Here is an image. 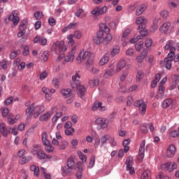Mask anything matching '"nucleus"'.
<instances>
[{
	"label": "nucleus",
	"instance_id": "obj_15",
	"mask_svg": "<svg viewBox=\"0 0 179 179\" xmlns=\"http://www.w3.org/2000/svg\"><path fill=\"white\" fill-rule=\"evenodd\" d=\"M16 15V11L13 10L12 12V14H10L9 16H8V20L10 22H13V24L14 26H17V24H19V22L20 21V19L19 18L18 16H16L15 15Z\"/></svg>",
	"mask_w": 179,
	"mask_h": 179
},
{
	"label": "nucleus",
	"instance_id": "obj_21",
	"mask_svg": "<svg viewBox=\"0 0 179 179\" xmlns=\"http://www.w3.org/2000/svg\"><path fill=\"white\" fill-rule=\"evenodd\" d=\"M51 115H52V113L51 111L43 113L39 117V121L41 122H47V121L51 118Z\"/></svg>",
	"mask_w": 179,
	"mask_h": 179
},
{
	"label": "nucleus",
	"instance_id": "obj_54",
	"mask_svg": "<svg viewBox=\"0 0 179 179\" xmlns=\"http://www.w3.org/2000/svg\"><path fill=\"white\" fill-rule=\"evenodd\" d=\"M74 133H75V129L74 128H71L70 129H67L65 130V134L67 136H71L73 135Z\"/></svg>",
	"mask_w": 179,
	"mask_h": 179
},
{
	"label": "nucleus",
	"instance_id": "obj_13",
	"mask_svg": "<svg viewBox=\"0 0 179 179\" xmlns=\"http://www.w3.org/2000/svg\"><path fill=\"white\" fill-rule=\"evenodd\" d=\"M145 143H146V141L143 140L141 142V143L140 145L139 150H138V159L141 162H142L143 160V157H145Z\"/></svg>",
	"mask_w": 179,
	"mask_h": 179
},
{
	"label": "nucleus",
	"instance_id": "obj_64",
	"mask_svg": "<svg viewBox=\"0 0 179 179\" xmlns=\"http://www.w3.org/2000/svg\"><path fill=\"white\" fill-rule=\"evenodd\" d=\"M172 79L176 85H178V83H179V76L178 75H173L172 76Z\"/></svg>",
	"mask_w": 179,
	"mask_h": 179
},
{
	"label": "nucleus",
	"instance_id": "obj_9",
	"mask_svg": "<svg viewBox=\"0 0 179 179\" xmlns=\"http://www.w3.org/2000/svg\"><path fill=\"white\" fill-rule=\"evenodd\" d=\"M107 12V6H104L103 7L97 6L95 7L92 11L91 13L93 16H100L101 15H104Z\"/></svg>",
	"mask_w": 179,
	"mask_h": 179
},
{
	"label": "nucleus",
	"instance_id": "obj_53",
	"mask_svg": "<svg viewBox=\"0 0 179 179\" xmlns=\"http://www.w3.org/2000/svg\"><path fill=\"white\" fill-rule=\"evenodd\" d=\"M67 40H69V45H73L75 44V40H73V34H70L67 36Z\"/></svg>",
	"mask_w": 179,
	"mask_h": 179
},
{
	"label": "nucleus",
	"instance_id": "obj_14",
	"mask_svg": "<svg viewBox=\"0 0 179 179\" xmlns=\"http://www.w3.org/2000/svg\"><path fill=\"white\" fill-rule=\"evenodd\" d=\"M0 132L4 138H6L10 132V127H6L5 123H1L0 124Z\"/></svg>",
	"mask_w": 179,
	"mask_h": 179
},
{
	"label": "nucleus",
	"instance_id": "obj_17",
	"mask_svg": "<svg viewBox=\"0 0 179 179\" xmlns=\"http://www.w3.org/2000/svg\"><path fill=\"white\" fill-rule=\"evenodd\" d=\"M76 53V48H73L71 51L69 52L68 55L65 57V62H73L75 59V54Z\"/></svg>",
	"mask_w": 179,
	"mask_h": 179
},
{
	"label": "nucleus",
	"instance_id": "obj_5",
	"mask_svg": "<svg viewBox=\"0 0 179 179\" xmlns=\"http://www.w3.org/2000/svg\"><path fill=\"white\" fill-rule=\"evenodd\" d=\"M162 34H170L171 33V22L167 21L159 27Z\"/></svg>",
	"mask_w": 179,
	"mask_h": 179
},
{
	"label": "nucleus",
	"instance_id": "obj_35",
	"mask_svg": "<svg viewBox=\"0 0 179 179\" xmlns=\"http://www.w3.org/2000/svg\"><path fill=\"white\" fill-rule=\"evenodd\" d=\"M30 54V49L29 48V45H22V55L24 57L29 55Z\"/></svg>",
	"mask_w": 179,
	"mask_h": 179
},
{
	"label": "nucleus",
	"instance_id": "obj_6",
	"mask_svg": "<svg viewBox=\"0 0 179 179\" xmlns=\"http://www.w3.org/2000/svg\"><path fill=\"white\" fill-rule=\"evenodd\" d=\"M134 106L135 107H138L141 115H145V114H146V107H148V105L143 102V100L136 101L134 102Z\"/></svg>",
	"mask_w": 179,
	"mask_h": 179
},
{
	"label": "nucleus",
	"instance_id": "obj_50",
	"mask_svg": "<svg viewBox=\"0 0 179 179\" xmlns=\"http://www.w3.org/2000/svg\"><path fill=\"white\" fill-rule=\"evenodd\" d=\"M9 114V109L6 107L1 108V115L5 117Z\"/></svg>",
	"mask_w": 179,
	"mask_h": 179
},
{
	"label": "nucleus",
	"instance_id": "obj_8",
	"mask_svg": "<svg viewBox=\"0 0 179 179\" xmlns=\"http://www.w3.org/2000/svg\"><path fill=\"white\" fill-rule=\"evenodd\" d=\"M174 41L169 40L166 42L165 46L164 47V50L165 51H169V54H173L172 55H176V47L174 46Z\"/></svg>",
	"mask_w": 179,
	"mask_h": 179
},
{
	"label": "nucleus",
	"instance_id": "obj_47",
	"mask_svg": "<svg viewBox=\"0 0 179 179\" xmlns=\"http://www.w3.org/2000/svg\"><path fill=\"white\" fill-rule=\"evenodd\" d=\"M107 35L105 38V44L107 45V44H110L111 43V40H113V36H111L110 34L106 33Z\"/></svg>",
	"mask_w": 179,
	"mask_h": 179
},
{
	"label": "nucleus",
	"instance_id": "obj_33",
	"mask_svg": "<svg viewBox=\"0 0 179 179\" xmlns=\"http://www.w3.org/2000/svg\"><path fill=\"white\" fill-rule=\"evenodd\" d=\"M32 157L30 155L24 156L22 158V160L20 161V164H26L29 163V162H31Z\"/></svg>",
	"mask_w": 179,
	"mask_h": 179
},
{
	"label": "nucleus",
	"instance_id": "obj_31",
	"mask_svg": "<svg viewBox=\"0 0 179 179\" xmlns=\"http://www.w3.org/2000/svg\"><path fill=\"white\" fill-rule=\"evenodd\" d=\"M42 142L45 146H47V145H50V141L47 139V132L43 131L42 133Z\"/></svg>",
	"mask_w": 179,
	"mask_h": 179
},
{
	"label": "nucleus",
	"instance_id": "obj_59",
	"mask_svg": "<svg viewBox=\"0 0 179 179\" xmlns=\"http://www.w3.org/2000/svg\"><path fill=\"white\" fill-rule=\"evenodd\" d=\"M159 15L161 17H163L164 19H167V17H169V13L167 10H162L159 13Z\"/></svg>",
	"mask_w": 179,
	"mask_h": 179
},
{
	"label": "nucleus",
	"instance_id": "obj_20",
	"mask_svg": "<svg viewBox=\"0 0 179 179\" xmlns=\"http://www.w3.org/2000/svg\"><path fill=\"white\" fill-rule=\"evenodd\" d=\"M76 89H77V94L78 97H83L85 96V94L86 93V88L85 87L84 85H79L78 87H76Z\"/></svg>",
	"mask_w": 179,
	"mask_h": 179
},
{
	"label": "nucleus",
	"instance_id": "obj_55",
	"mask_svg": "<svg viewBox=\"0 0 179 179\" xmlns=\"http://www.w3.org/2000/svg\"><path fill=\"white\" fill-rule=\"evenodd\" d=\"M108 62V56H103L101 60L99 61L100 65H106Z\"/></svg>",
	"mask_w": 179,
	"mask_h": 179
},
{
	"label": "nucleus",
	"instance_id": "obj_38",
	"mask_svg": "<svg viewBox=\"0 0 179 179\" xmlns=\"http://www.w3.org/2000/svg\"><path fill=\"white\" fill-rule=\"evenodd\" d=\"M145 77V75L143 74V71H140L137 73L136 82H141L142 79Z\"/></svg>",
	"mask_w": 179,
	"mask_h": 179
},
{
	"label": "nucleus",
	"instance_id": "obj_34",
	"mask_svg": "<svg viewBox=\"0 0 179 179\" xmlns=\"http://www.w3.org/2000/svg\"><path fill=\"white\" fill-rule=\"evenodd\" d=\"M27 25V20L24 19L21 21L19 26V30H26Z\"/></svg>",
	"mask_w": 179,
	"mask_h": 179
},
{
	"label": "nucleus",
	"instance_id": "obj_62",
	"mask_svg": "<svg viewBox=\"0 0 179 179\" xmlns=\"http://www.w3.org/2000/svg\"><path fill=\"white\" fill-rule=\"evenodd\" d=\"M82 171H83V169L82 168H79L78 171H77V173L76 174V177L78 179H81L82 178V177H83Z\"/></svg>",
	"mask_w": 179,
	"mask_h": 179
},
{
	"label": "nucleus",
	"instance_id": "obj_10",
	"mask_svg": "<svg viewBox=\"0 0 179 179\" xmlns=\"http://www.w3.org/2000/svg\"><path fill=\"white\" fill-rule=\"evenodd\" d=\"M174 55H173V53H168L167 57H165L164 59V63L165 65L166 69L170 70L171 69V66L173 65V57Z\"/></svg>",
	"mask_w": 179,
	"mask_h": 179
},
{
	"label": "nucleus",
	"instance_id": "obj_3",
	"mask_svg": "<svg viewBox=\"0 0 179 179\" xmlns=\"http://www.w3.org/2000/svg\"><path fill=\"white\" fill-rule=\"evenodd\" d=\"M31 155H33V156H36L37 159H39V160H44L45 159L50 160L52 159V156L47 155L45 152L43 150V148H38V150L33 149L31 150Z\"/></svg>",
	"mask_w": 179,
	"mask_h": 179
},
{
	"label": "nucleus",
	"instance_id": "obj_46",
	"mask_svg": "<svg viewBox=\"0 0 179 179\" xmlns=\"http://www.w3.org/2000/svg\"><path fill=\"white\" fill-rule=\"evenodd\" d=\"M58 44H59V41H57L55 43H53L52 45L51 50H52V51H54V52H55V54H59Z\"/></svg>",
	"mask_w": 179,
	"mask_h": 179
},
{
	"label": "nucleus",
	"instance_id": "obj_1",
	"mask_svg": "<svg viewBox=\"0 0 179 179\" xmlns=\"http://www.w3.org/2000/svg\"><path fill=\"white\" fill-rule=\"evenodd\" d=\"M148 23V20L145 17H138L136 19V24H140L137 28V31L140 33L141 35H138L136 38H132L129 41L131 44H135L138 43V40H142L146 34H148V31L145 27V24Z\"/></svg>",
	"mask_w": 179,
	"mask_h": 179
},
{
	"label": "nucleus",
	"instance_id": "obj_18",
	"mask_svg": "<svg viewBox=\"0 0 179 179\" xmlns=\"http://www.w3.org/2000/svg\"><path fill=\"white\" fill-rule=\"evenodd\" d=\"M176 152H177L176 145L173 144L170 145L166 150L167 157H174V155H176Z\"/></svg>",
	"mask_w": 179,
	"mask_h": 179
},
{
	"label": "nucleus",
	"instance_id": "obj_44",
	"mask_svg": "<svg viewBox=\"0 0 179 179\" xmlns=\"http://www.w3.org/2000/svg\"><path fill=\"white\" fill-rule=\"evenodd\" d=\"M52 84L56 89H58V87H59V78H53L52 80Z\"/></svg>",
	"mask_w": 179,
	"mask_h": 179
},
{
	"label": "nucleus",
	"instance_id": "obj_48",
	"mask_svg": "<svg viewBox=\"0 0 179 179\" xmlns=\"http://www.w3.org/2000/svg\"><path fill=\"white\" fill-rule=\"evenodd\" d=\"M126 170L127 171H129L130 175L135 173V168H134L131 164L127 165Z\"/></svg>",
	"mask_w": 179,
	"mask_h": 179
},
{
	"label": "nucleus",
	"instance_id": "obj_57",
	"mask_svg": "<svg viewBox=\"0 0 179 179\" xmlns=\"http://www.w3.org/2000/svg\"><path fill=\"white\" fill-rule=\"evenodd\" d=\"M68 146V141L65 140H62L60 144V150H64V149H66V147Z\"/></svg>",
	"mask_w": 179,
	"mask_h": 179
},
{
	"label": "nucleus",
	"instance_id": "obj_2",
	"mask_svg": "<svg viewBox=\"0 0 179 179\" xmlns=\"http://www.w3.org/2000/svg\"><path fill=\"white\" fill-rule=\"evenodd\" d=\"M45 110V107L44 105L35 106L34 103H32L25 110L27 120H30L31 117H34V118H38V115L42 114V113H44Z\"/></svg>",
	"mask_w": 179,
	"mask_h": 179
},
{
	"label": "nucleus",
	"instance_id": "obj_56",
	"mask_svg": "<svg viewBox=\"0 0 179 179\" xmlns=\"http://www.w3.org/2000/svg\"><path fill=\"white\" fill-rule=\"evenodd\" d=\"M49 55H50L48 54V51L43 52V53L41 55V60L44 61V62H45V61L48 60Z\"/></svg>",
	"mask_w": 179,
	"mask_h": 179
},
{
	"label": "nucleus",
	"instance_id": "obj_27",
	"mask_svg": "<svg viewBox=\"0 0 179 179\" xmlns=\"http://www.w3.org/2000/svg\"><path fill=\"white\" fill-rule=\"evenodd\" d=\"M146 57H148V52L143 50L140 55H138L136 57V61L137 62H138L139 64H141V62H143V59H145V58H146Z\"/></svg>",
	"mask_w": 179,
	"mask_h": 179
},
{
	"label": "nucleus",
	"instance_id": "obj_19",
	"mask_svg": "<svg viewBox=\"0 0 179 179\" xmlns=\"http://www.w3.org/2000/svg\"><path fill=\"white\" fill-rule=\"evenodd\" d=\"M93 111L99 110V111H106V106H103V103L100 101H95L92 106Z\"/></svg>",
	"mask_w": 179,
	"mask_h": 179
},
{
	"label": "nucleus",
	"instance_id": "obj_26",
	"mask_svg": "<svg viewBox=\"0 0 179 179\" xmlns=\"http://www.w3.org/2000/svg\"><path fill=\"white\" fill-rule=\"evenodd\" d=\"M146 5L145 4H141V6H139L136 10V16L142 15V13H143V12L146 10Z\"/></svg>",
	"mask_w": 179,
	"mask_h": 179
},
{
	"label": "nucleus",
	"instance_id": "obj_42",
	"mask_svg": "<svg viewBox=\"0 0 179 179\" xmlns=\"http://www.w3.org/2000/svg\"><path fill=\"white\" fill-rule=\"evenodd\" d=\"M128 34H129V30L127 29L122 35V41H124L123 43V45H127V42H125V41L127 40V37H128Z\"/></svg>",
	"mask_w": 179,
	"mask_h": 179
},
{
	"label": "nucleus",
	"instance_id": "obj_30",
	"mask_svg": "<svg viewBox=\"0 0 179 179\" xmlns=\"http://www.w3.org/2000/svg\"><path fill=\"white\" fill-rule=\"evenodd\" d=\"M31 171H34V176L38 177V174L40 173V168L38 166H36V165H31L30 166Z\"/></svg>",
	"mask_w": 179,
	"mask_h": 179
},
{
	"label": "nucleus",
	"instance_id": "obj_51",
	"mask_svg": "<svg viewBox=\"0 0 179 179\" xmlns=\"http://www.w3.org/2000/svg\"><path fill=\"white\" fill-rule=\"evenodd\" d=\"M73 170V169H71L70 167H68V166L62 167V172L64 173V174H71Z\"/></svg>",
	"mask_w": 179,
	"mask_h": 179
},
{
	"label": "nucleus",
	"instance_id": "obj_28",
	"mask_svg": "<svg viewBox=\"0 0 179 179\" xmlns=\"http://www.w3.org/2000/svg\"><path fill=\"white\" fill-rule=\"evenodd\" d=\"M64 44H65L64 41H60L57 44V49L59 51V52H65V51H66V46L64 45Z\"/></svg>",
	"mask_w": 179,
	"mask_h": 179
},
{
	"label": "nucleus",
	"instance_id": "obj_41",
	"mask_svg": "<svg viewBox=\"0 0 179 179\" xmlns=\"http://www.w3.org/2000/svg\"><path fill=\"white\" fill-rule=\"evenodd\" d=\"M112 57H115V55L120 54V46H115L111 51Z\"/></svg>",
	"mask_w": 179,
	"mask_h": 179
},
{
	"label": "nucleus",
	"instance_id": "obj_24",
	"mask_svg": "<svg viewBox=\"0 0 179 179\" xmlns=\"http://www.w3.org/2000/svg\"><path fill=\"white\" fill-rule=\"evenodd\" d=\"M114 66H109L108 69L106 71L105 73L103 74V78L107 79V78H109V76H113V73H114Z\"/></svg>",
	"mask_w": 179,
	"mask_h": 179
},
{
	"label": "nucleus",
	"instance_id": "obj_63",
	"mask_svg": "<svg viewBox=\"0 0 179 179\" xmlns=\"http://www.w3.org/2000/svg\"><path fill=\"white\" fill-rule=\"evenodd\" d=\"M73 35L75 38H82V32L80 31H74V34Z\"/></svg>",
	"mask_w": 179,
	"mask_h": 179
},
{
	"label": "nucleus",
	"instance_id": "obj_36",
	"mask_svg": "<svg viewBox=\"0 0 179 179\" xmlns=\"http://www.w3.org/2000/svg\"><path fill=\"white\" fill-rule=\"evenodd\" d=\"M170 166H171V162H166L161 165V169L163 171H167V170H170Z\"/></svg>",
	"mask_w": 179,
	"mask_h": 179
},
{
	"label": "nucleus",
	"instance_id": "obj_22",
	"mask_svg": "<svg viewBox=\"0 0 179 179\" xmlns=\"http://www.w3.org/2000/svg\"><path fill=\"white\" fill-rule=\"evenodd\" d=\"M174 104V101L171 98H168L163 101L162 103V108H169V107H171V106H173Z\"/></svg>",
	"mask_w": 179,
	"mask_h": 179
},
{
	"label": "nucleus",
	"instance_id": "obj_7",
	"mask_svg": "<svg viewBox=\"0 0 179 179\" xmlns=\"http://www.w3.org/2000/svg\"><path fill=\"white\" fill-rule=\"evenodd\" d=\"M91 55H92L89 51L85 52L84 53L83 52L80 51L76 58L77 64H82L83 61H87Z\"/></svg>",
	"mask_w": 179,
	"mask_h": 179
},
{
	"label": "nucleus",
	"instance_id": "obj_52",
	"mask_svg": "<svg viewBox=\"0 0 179 179\" xmlns=\"http://www.w3.org/2000/svg\"><path fill=\"white\" fill-rule=\"evenodd\" d=\"M55 148H54V146L51 145H47L46 147L45 148V152H47L48 153H52V152H54Z\"/></svg>",
	"mask_w": 179,
	"mask_h": 179
},
{
	"label": "nucleus",
	"instance_id": "obj_58",
	"mask_svg": "<svg viewBox=\"0 0 179 179\" xmlns=\"http://www.w3.org/2000/svg\"><path fill=\"white\" fill-rule=\"evenodd\" d=\"M169 136H171V138H178L179 136V131L178 130H173L170 132Z\"/></svg>",
	"mask_w": 179,
	"mask_h": 179
},
{
	"label": "nucleus",
	"instance_id": "obj_32",
	"mask_svg": "<svg viewBox=\"0 0 179 179\" xmlns=\"http://www.w3.org/2000/svg\"><path fill=\"white\" fill-rule=\"evenodd\" d=\"M67 167H69L70 169H75V160L73 157H70L67 160Z\"/></svg>",
	"mask_w": 179,
	"mask_h": 179
},
{
	"label": "nucleus",
	"instance_id": "obj_29",
	"mask_svg": "<svg viewBox=\"0 0 179 179\" xmlns=\"http://www.w3.org/2000/svg\"><path fill=\"white\" fill-rule=\"evenodd\" d=\"M3 69L6 71L8 69V59H3L0 62V70Z\"/></svg>",
	"mask_w": 179,
	"mask_h": 179
},
{
	"label": "nucleus",
	"instance_id": "obj_60",
	"mask_svg": "<svg viewBox=\"0 0 179 179\" xmlns=\"http://www.w3.org/2000/svg\"><path fill=\"white\" fill-rule=\"evenodd\" d=\"M34 17L37 19V20H40V19L43 18V13L41 11H36L34 13Z\"/></svg>",
	"mask_w": 179,
	"mask_h": 179
},
{
	"label": "nucleus",
	"instance_id": "obj_12",
	"mask_svg": "<svg viewBox=\"0 0 179 179\" xmlns=\"http://www.w3.org/2000/svg\"><path fill=\"white\" fill-rule=\"evenodd\" d=\"M79 85H80V76L79 73H76L75 76H72L71 86L73 89H76Z\"/></svg>",
	"mask_w": 179,
	"mask_h": 179
},
{
	"label": "nucleus",
	"instance_id": "obj_61",
	"mask_svg": "<svg viewBox=\"0 0 179 179\" xmlns=\"http://www.w3.org/2000/svg\"><path fill=\"white\" fill-rule=\"evenodd\" d=\"M41 171H42L45 179H51V174L45 173V169L41 168Z\"/></svg>",
	"mask_w": 179,
	"mask_h": 179
},
{
	"label": "nucleus",
	"instance_id": "obj_45",
	"mask_svg": "<svg viewBox=\"0 0 179 179\" xmlns=\"http://www.w3.org/2000/svg\"><path fill=\"white\" fill-rule=\"evenodd\" d=\"M153 44V41L150 38H148L145 41V45L147 48H150Z\"/></svg>",
	"mask_w": 179,
	"mask_h": 179
},
{
	"label": "nucleus",
	"instance_id": "obj_40",
	"mask_svg": "<svg viewBox=\"0 0 179 179\" xmlns=\"http://www.w3.org/2000/svg\"><path fill=\"white\" fill-rule=\"evenodd\" d=\"M141 178H143V179H152V178L150 177V171H145L142 173Z\"/></svg>",
	"mask_w": 179,
	"mask_h": 179
},
{
	"label": "nucleus",
	"instance_id": "obj_49",
	"mask_svg": "<svg viewBox=\"0 0 179 179\" xmlns=\"http://www.w3.org/2000/svg\"><path fill=\"white\" fill-rule=\"evenodd\" d=\"M94 64V59L92 55L88 58V59L86 61L85 65L87 66H90Z\"/></svg>",
	"mask_w": 179,
	"mask_h": 179
},
{
	"label": "nucleus",
	"instance_id": "obj_37",
	"mask_svg": "<svg viewBox=\"0 0 179 179\" xmlns=\"http://www.w3.org/2000/svg\"><path fill=\"white\" fill-rule=\"evenodd\" d=\"M78 156L79 157V159L83 162V163H86L87 162V157H86L85 155H84L82 152L79 151L78 152Z\"/></svg>",
	"mask_w": 179,
	"mask_h": 179
},
{
	"label": "nucleus",
	"instance_id": "obj_23",
	"mask_svg": "<svg viewBox=\"0 0 179 179\" xmlns=\"http://www.w3.org/2000/svg\"><path fill=\"white\" fill-rule=\"evenodd\" d=\"M60 93L64 99L72 97V90H71V89H63L61 90Z\"/></svg>",
	"mask_w": 179,
	"mask_h": 179
},
{
	"label": "nucleus",
	"instance_id": "obj_11",
	"mask_svg": "<svg viewBox=\"0 0 179 179\" xmlns=\"http://www.w3.org/2000/svg\"><path fill=\"white\" fill-rule=\"evenodd\" d=\"M109 138L110 136L106 134L103 136H102L100 139H96L94 148H99V146L103 148V146H104V144L107 142V141H108Z\"/></svg>",
	"mask_w": 179,
	"mask_h": 179
},
{
	"label": "nucleus",
	"instance_id": "obj_4",
	"mask_svg": "<svg viewBox=\"0 0 179 179\" xmlns=\"http://www.w3.org/2000/svg\"><path fill=\"white\" fill-rule=\"evenodd\" d=\"M100 30L96 33V37L103 40V36L104 33H110V28L104 23H101L99 24Z\"/></svg>",
	"mask_w": 179,
	"mask_h": 179
},
{
	"label": "nucleus",
	"instance_id": "obj_16",
	"mask_svg": "<svg viewBox=\"0 0 179 179\" xmlns=\"http://www.w3.org/2000/svg\"><path fill=\"white\" fill-rule=\"evenodd\" d=\"M95 124H96V125H100L101 129H104L108 127V124H107V120L103 117L97 118L95 120Z\"/></svg>",
	"mask_w": 179,
	"mask_h": 179
},
{
	"label": "nucleus",
	"instance_id": "obj_43",
	"mask_svg": "<svg viewBox=\"0 0 179 179\" xmlns=\"http://www.w3.org/2000/svg\"><path fill=\"white\" fill-rule=\"evenodd\" d=\"M143 41H141L138 42L135 45L136 51H138V52H139L141 51V49L143 48Z\"/></svg>",
	"mask_w": 179,
	"mask_h": 179
},
{
	"label": "nucleus",
	"instance_id": "obj_39",
	"mask_svg": "<svg viewBox=\"0 0 179 179\" xmlns=\"http://www.w3.org/2000/svg\"><path fill=\"white\" fill-rule=\"evenodd\" d=\"M17 118L15 117V115L9 116L8 118V122L10 124V125H13L15 122H17Z\"/></svg>",
	"mask_w": 179,
	"mask_h": 179
},
{
	"label": "nucleus",
	"instance_id": "obj_25",
	"mask_svg": "<svg viewBox=\"0 0 179 179\" xmlns=\"http://www.w3.org/2000/svg\"><path fill=\"white\" fill-rule=\"evenodd\" d=\"M126 66L127 63L125 62V60L122 59L119 61L116 66V72L121 71L122 69H124V68H125Z\"/></svg>",
	"mask_w": 179,
	"mask_h": 179
}]
</instances>
